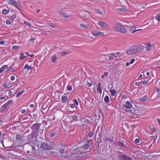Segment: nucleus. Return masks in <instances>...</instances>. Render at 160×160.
I'll list each match as a JSON object with an SVG mask.
<instances>
[{
  "label": "nucleus",
  "mask_w": 160,
  "mask_h": 160,
  "mask_svg": "<svg viewBox=\"0 0 160 160\" xmlns=\"http://www.w3.org/2000/svg\"><path fill=\"white\" fill-rule=\"evenodd\" d=\"M143 49V46L141 45L138 46H133L126 50V53L129 55L136 54L142 52Z\"/></svg>",
  "instance_id": "1"
},
{
  "label": "nucleus",
  "mask_w": 160,
  "mask_h": 160,
  "mask_svg": "<svg viewBox=\"0 0 160 160\" xmlns=\"http://www.w3.org/2000/svg\"><path fill=\"white\" fill-rule=\"evenodd\" d=\"M52 149L57 151L56 152H52V153L53 154L54 156L57 158L61 157V154L58 152H59V150L61 149L62 145L61 144L57 142L55 143V144L53 145V146H52Z\"/></svg>",
  "instance_id": "2"
},
{
  "label": "nucleus",
  "mask_w": 160,
  "mask_h": 160,
  "mask_svg": "<svg viewBox=\"0 0 160 160\" xmlns=\"http://www.w3.org/2000/svg\"><path fill=\"white\" fill-rule=\"evenodd\" d=\"M113 28L118 31L125 33L127 32L125 28L122 25L119 23H116L113 27Z\"/></svg>",
  "instance_id": "3"
},
{
  "label": "nucleus",
  "mask_w": 160,
  "mask_h": 160,
  "mask_svg": "<svg viewBox=\"0 0 160 160\" xmlns=\"http://www.w3.org/2000/svg\"><path fill=\"white\" fill-rule=\"evenodd\" d=\"M41 148L43 150H50L52 149V146L46 142H44L41 144Z\"/></svg>",
  "instance_id": "4"
},
{
  "label": "nucleus",
  "mask_w": 160,
  "mask_h": 160,
  "mask_svg": "<svg viewBox=\"0 0 160 160\" xmlns=\"http://www.w3.org/2000/svg\"><path fill=\"white\" fill-rule=\"evenodd\" d=\"M100 113L98 111H97V112H96L92 119V121L95 124H97L100 119Z\"/></svg>",
  "instance_id": "5"
},
{
  "label": "nucleus",
  "mask_w": 160,
  "mask_h": 160,
  "mask_svg": "<svg viewBox=\"0 0 160 160\" xmlns=\"http://www.w3.org/2000/svg\"><path fill=\"white\" fill-rule=\"evenodd\" d=\"M39 127V124L36 123L33 124L31 127L33 133H36L38 131Z\"/></svg>",
  "instance_id": "6"
},
{
  "label": "nucleus",
  "mask_w": 160,
  "mask_h": 160,
  "mask_svg": "<svg viewBox=\"0 0 160 160\" xmlns=\"http://www.w3.org/2000/svg\"><path fill=\"white\" fill-rule=\"evenodd\" d=\"M98 24L102 28H108L109 26L106 23L101 21H99L98 22Z\"/></svg>",
  "instance_id": "7"
},
{
  "label": "nucleus",
  "mask_w": 160,
  "mask_h": 160,
  "mask_svg": "<svg viewBox=\"0 0 160 160\" xmlns=\"http://www.w3.org/2000/svg\"><path fill=\"white\" fill-rule=\"evenodd\" d=\"M59 14L60 17L64 18L65 19L68 18L69 17V16L68 15L65 13L61 11L59 12Z\"/></svg>",
  "instance_id": "8"
},
{
  "label": "nucleus",
  "mask_w": 160,
  "mask_h": 160,
  "mask_svg": "<svg viewBox=\"0 0 160 160\" xmlns=\"http://www.w3.org/2000/svg\"><path fill=\"white\" fill-rule=\"evenodd\" d=\"M12 100H9L4 105H3L2 107V108H5L8 105H12Z\"/></svg>",
  "instance_id": "9"
},
{
  "label": "nucleus",
  "mask_w": 160,
  "mask_h": 160,
  "mask_svg": "<svg viewBox=\"0 0 160 160\" xmlns=\"http://www.w3.org/2000/svg\"><path fill=\"white\" fill-rule=\"evenodd\" d=\"M97 91L98 92H99L100 94L102 93V89L101 88V83L100 82L98 83Z\"/></svg>",
  "instance_id": "10"
},
{
  "label": "nucleus",
  "mask_w": 160,
  "mask_h": 160,
  "mask_svg": "<svg viewBox=\"0 0 160 160\" xmlns=\"http://www.w3.org/2000/svg\"><path fill=\"white\" fill-rule=\"evenodd\" d=\"M138 100L139 101L143 102L145 101H147L148 100V99L147 96H145L142 98H139Z\"/></svg>",
  "instance_id": "11"
},
{
  "label": "nucleus",
  "mask_w": 160,
  "mask_h": 160,
  "mask_svg": "<svg viewBox=\"0 0 160 160\" xmlns=\"http://www.w3.org/2000/svg\"><path fill=\"white\" fill-rule=\"evenodd\" d=\"M8 65H4L2 66L0 68V73H1L4 70L7 68L8 67Z\"/></svg>",
  "instance_id": "12"
},
{
  "label": "nucleus",
  "mask_w": 160,
  "mask_h": 160,
  "mask_svg": "<svg viewBox=\"0 0 160 160\" xmlns=\"http://www.w3.org/2000/svg\"><path fill=\"white\" fill-rule=\"evenodd\" d=\"M32 67L31 66H29L28 64H26L23 68L24 69H27V71L32 69Z\"/></svg>",
  "instance_id": "13"
},
{
  "label": "nucleus",
  "mask_w": 160,
  "mask_h": 160,
  "mask_svg": "<svg viewBox=\"0 0 160 160\" xmlns=\"http://www.w3.org/2000/svg\"><path fill=\"white\" fill-rule=\"evenodd\" d=\"M92 34L94 36L97 37L99 35V32L97 31H93L91 32Z\"/></svg>",
  "instance_id": "14"
},
{
  "label": "nucleus",
  "mask_w": 160,
  "mask_h": 160,
  "mask_svg": "<svg viewBox=\"0 0 160 160\" xmlns=\"http://www.w3.org/2000/svg\"><path fill=\"white\" fill-rule=\"evenodd\" d=\"M127 156L122 155L119 156V158L120 160H126Z\"/></svg>",
  "instance_id": "15"
},
{
  "label": "nucleus",
  "mask_w": 160,
  "mask_h": 160,
  "mask_svg": "<svg viewBox=\"0 0 160 160\" xmlns=\"http://www.w3.org/2000/svg\"><path fill=\"white\" fill-rule=\"evenodd\" d=\"M13 6L18 9L20 10L21 7L20 4L19 3H17L16 1V3H15V4H14L13 5Z\"/></svg>",
  "instance_id": "16"
},
{
  "label": "nucleus",
  "mask_w": 160,
  "mask_h": 160,
  "mask_svg": "<svg viewBox=\"0 0 160 160\" xmlns=\"http://www.w3.org/2000/svg\"><path fill=\"white\" fill-rule=\"evenodd\" d=\"M57 58V56L55 55L52 56V59L51 60L53 62H55Z\"/></svg>",
  "instance_id": "17"
},
{
  "label": "nucleus",
  "mask_w": 160,
  "mask_h": 160,
  "mask_svg": "<svg viewBox=\"0 0 160 160\" xmlns=\"http://www.w3.org/2000/svg\"><path fill=\"white\" fill-rule=\"evenodd\" d=\"M47 25H48V26H49L51 28H55V26L54 25V24L51 22H48L47 23Z\"/></svg>",
  "instance_id": "18"
},
{
  "label": "nucleus",
  "mask_w": 160,
  "mask_h": 160,
  "mask_svg": "<svg viewBox=\"0 0 160 160\" xmlns=\"http://www.w3.org/2000/svg\"><path fill=\"white\" fill-rule=\"evenodd\" d=\"M62 101L63 103L65 102L67 100V97L66 96H63L62 97Z\"/></svg>",
  "instance_id": "19"
},
{
  "label": "nucleus",
  "mask_w": 160,
  "mask_h": 160,
  "mask_svg": "<svg viewBox=\"0 0 160 160\" xmlns=\"http://www.w3.org/2000/svg\"><path fill=\"white\" fill-rule=\"evenodd\" d=\"M109 91L111 93V95L113 96H114L116 93V92L114 90L111 89Z\"/></svg>",
  "instance_id": "20"
},
{
  "label": "nucleus",
  "mask_w": 160,
  "mask_h": 160,
  "mask_svg": "<svg viewBox=\"0 0 160 160\" xmlns=\"http://www.w3.org/2000/svg\"><path fill=\"white\" fill-rule=\"evenodd\" d=\"M151 44H150V43H148V44L147 45L146 47V50L148 51L150 49V47L151 46Z\"/></svg>",
  "instance_id": "21"
},
{
  "label": "nucleus",
  "mask_w": 160,
  "mask_h": 160,
  "mask_svg": "<svg viewBox=\"0 0 160 160\" xmlns=\"http://www.w3.org/2000/svg\"><path fill=\"white\" fill-rule=\"evenodd\" d=\"M82 148L85 150H87L89 148V145L88 144H84Z\"/></svg>",
  "instance_id": "22"
},
{
  "label": "nucleus",
  "mask_w": 160,
  "mask_h": 160,
  "mask_svg": "<svg viewBox=\"0 0 160 160\" xmlns=\"http://www.w3.org/2000/svg\"><path fill=\"white\" fill-rule=\"evenodd\" d=\"M82 147H80L76 148L74 150V151H75V152H80L82 151Z\"/></svg>",
  "instance_id": "23"
},
{
  "label": "nucleus",
  "mask_w": 160,
  "mask_h": 160,
  "mask_svg": "<svg viewBox=\"0 0 160 160\" xmlns=\"http://www.w3.org/2000/svg\"><path fill=\"white\" fill-rule=\"evenodd\" d=\"M9 10H7L6 9H4L2 11V13L3 14H6L8 13L9 12Z\"/></svg>",
  "instance_id": "24"
},
{
  "label": "nucleus",
  "mask_w": 160,
  "mask_h": 160,
  "mask_svg": "<svg viewBox=\"0 0 160 160\" xmlns=\"http://www.w3.org/2000/svg\"><path fill=\"white\" fill-rule=\"evenodd\" d=\"M118 10L120 12H125L127 10L124 8H121L118 9Z\"/></svg>",
  "instance_id": "25"
},
{
  "label": "nucleus",
  "mask_w": 160,
  "mask_h": 160,
  "mask_svg": "<svg viewBox=\"0 0 160 160\" xmlns=\"http://www.w3.org/2000/svg\"><path fill=\"white\" fill-rule=\"evenodd\" d=\"M9 2H8V3L11 5H13L14 4H15L16 1H14L13 0H9Z\"/></svg>",
  "instance_id": "26"
},
{
  "label": "nucleus",
  "mask_w": 160,
  "mask_h": 160,
  "mask_svg": "<svg viewBox=\"0 0 160 160\" xmlns=\"http://www.w3.org/2000/svg\"><path fill=\"white\" fill-rule=\"evenodd\" d=\"M20 55H21V56L20 57V59L21 60H23L26 57V56L23 55V53H20Z\"/></svg>",
  "instance_id": "27"
},
{
  "label": "nucleus",
  "mask_w": 160,
  "mask_h": 160,
  "mask_svg": "<svg viewBox=\"0 0 160 160\" xmlns=\"http://www.w3.org/2000/svg\"><path fill=\"white\" fill-rule=\"evenodd\" d=\"M104 100L105 102H108L109 101V97L108 96H106L104 98Z\"/></svg>",
  "instance_id": "28"
},
{
  "label": "nucleus",
  "mask_w": 160,
  "mask_h": 160,
  "mask_svg": "<svg viewBox=\"0 0 160 160\" xmlns=\"http://www.w3.org/2000/svg\"><path fill=\"white\" fill-rule=\"evenodd\" d=\"M155 18L158 21H160V13L157 14L155 17Z\"/></svg>",
  "instance_id": "29"
},
{
  "label": "nucleus",
  "mask_w": 160,
  "mask_h": 160,
  "mask_svg": "<svg viewBox=\"0 0 160 160\" xmlns=\"http://www.w3.org/2000/svg\"><path fill=\"white\" fill-rule=\"evenodd\" d=\"M113 138L112 137H110L107 139V141L110 142H112L113 141Z\"/></svg>",
  "instance_id": "30"
},
{
  "label": "nucleus",
  "mask_w": 160,
  "mask_h": 160,
  "mask_svg": "<svg viewBox=\"0 0 160 160\" xmlns=\"http://www.w3.org/2000/svg\"><path fill=\"white\" fill-rule=\"evenodd\" d=\"M24 92H25V91L24 90H23L22 91L19 92V93L17 94L16 97L17 98L19 96L22 95V93H23Z\"/></svg>",
  "instance_id": "31"
},
{
  "label": "nucleus",
  "mask_w": 160,
  "mask_h": 160,
  "mask_svg": "<svg viewBox=\"0 0 160 160\" xmlns=\"http://www.w3.org/2000/svg\"><path fill=\"white\" fill-rule=\"evenodd\" d=\"M80 26L81 28H88V25H85L84 24H81L80 25Z\"/></svg>",
  "instance_id": "32"
},
{
  "label": "nucleus",
  "mask_w": 160,
  "mask_h": 160,
  "mask_svg": "<svg viewBox=\"0 0 160 160\" xmlns=\"http://www.w3.org/2000/svg\"><path fill=\"white\" fill-rule=\"evenodd\" d=\"M22 137L20 135H18L16 136V139L17 140H20L21 139Z\"/></svg>",
  "instance_id": "33"
},
{
  "label": "nucleus",
  "mask_w": 160,
  "mask_h": 160,
  "mask_svg": "<svg viewBox=\"0 0 160 160\" xmlns=\"http://www.w3.org/2000/svg\"><path fill=\"white\" fill-rule=\"evenodd\" d=\"M95 12H96L97 13L99 14H102V12L98 9H96Z\"/></svg>",
  "instance_id": "34"
},
{
  "label": "nucleus",
  "mask_w": 160,
  "mask_h": 160,
  "mask_svg": "<svg viewBox=\"0 0 160 160\" xmlns=\"http://www.w3.org/2000/svg\"><path fill=\"white\" fill-rule=\"evenodd\" d=\"M68 53L69 52H63L61 53V54L62 56H64L66 55H67Z\"/></svg>",
  "instance_id": "35"
},
{
  "label": "nucleus",
  "mask_w": 160,
  "mask_h": 160,
  "mask_svg": "<svg viewBox=\"0 0 160 160\" xmlns=\"http://www.w3.org/2000/svg\"><path fill=\"white\" fill-rule=\"evenodd\" d=\"M24 23L27 26H28V27H31V25L30 23L25 21L24 22Z\"/></svg>",
  "instance_id": "36"
},
{
  "label": "nucleus",
  "mask_w": 160,
  "mask_h": 160,
  "mask_svg": "<svg viewBox=\"0 0 160 160\" xmlns=\"http://www.w3.org/2000/svg\"><path fill=\"white\" fill-rule=\"evenodd\" d=\"M2 145H3V147L5 148H12V146H7V145H5L4 143H3V142H2Z\"/></svg>",
  "instance_id": "37"
},
{
  "label": "nucleus",
  "mask_w": 160,
  "mask_h": 160,
  "mask_svg": "<svg viewBox=\"0 0 160 160\" xmlns=\"http://www.w3.org/2000/svg\"><path fill=\"white\" fill-rule=\"evenodd\" d=\"M19 48V47L17 46H13L12 47V49L13 50H17Z\"/></svg>",
  "instance_id": "38"
},
{
  "label": "nucleus",
  "mask_w": 160,
  "mask_h": 160,
  "mask_svg": "<svg viewBox=\"0 0 160 160\" xmlns=\"http://www.w3.org/2000/svg\"><path fill=\"white\" fill-rule=\"evenodd\" d=\"M13 69L12 67H10L8 69V71L9 72H12L13 71Z\"/></svg>",
  "instance_id": "39"
},
{
  "label": "nucleus",
  "mask_w": 160,
  "mask_h": 160,
  "mask_svg": "<svg viewBox=\"0 0 160 160\" xmlns=\"http://www.w3.org/2000/svg\"><path fill=\"white\" fill-rule=\"evenodd\" d=\"M93 133L92 132H90L88 133V136L90 137H91L93 136Z\"/></svg>",
  "instance_id": "40"
},
{
  "label": "nucleus",
  "mask_w": 160,
  "mask_h": 160,
  "mask_svg": "<svg viewBox=\"0 0 160 160\" xmlns=\"http://www.w3.org/2000/svg\"><path fill=\"white\" fill-rule=\"evenodd\" d=\"M72 88L71 86L68 85L67 87V89L68 90L71 91L72 89Z\"/></svg>",
  "instance_id": "41"
},
{
  "label": "nucleus",
  "mask_w": 160,
  "mask_h": 160,
  "mask_svg": "<svg viewBox=\"0 0 160 160\" xmlns=\"http://www.w3.org/2000/svg\"><path fill=\"white\" fill-rule=\"evenodd\" d=\"M140 140L138 138H137L134 140V142L136 144L138 143L139 142Z\"/></svg>",
  "instance_id": "42"
},
{
  "label": "nucleus",
  "mask_w": 160,
  "mask_h": 160,
  "mask_svg": "<svg viewBox=\"0 0 160 160\" xmlns=\"http://www.w3.org/2000/svg\"><path fill=\"white\" fill-rule=\"evenodd\" d=\"M55 135H56V133L55 132H52V133H51L50 134L49 136L51 137H53Z\"/></svg>",
  "instance_id": "43"
},
{
  "label": "nucleus",
  "mask_w": 160,
  "mask_h": 160,
  "mask_svg": "<svg viewBox=\"0 0 160 160\" xmlns=\"http://www.w3.org/2000/svg\"><path fill=\"white\" fill-rule=\"evenodd\" d=\"M9 84H8V85L6 84H5L2 86V87L4 88H8V87L9 86Z\"/></svg>",
  "instance_id": "44"
},
{
  "label": "nucleus",
  "mask_w": 160,
  "mask_h": 160,
  "mask_svg": "<svg viewBox=\"0 0 160 160\" xmlns=\"http://www.w3.org/2000/svg\"><path fill=\"white\" fill-rule=\"evenodd\" d=\"M26 54L31 57H32L34 56V55L33 54H30L28 52H27L26 53Z\"/></svg>",
  "instance_id": "45"
},
{
  "label": "nucleus",
  "mask_w": 160,
  "mask_h": 160,
  "mask_svg": "<svg viewBox=\"0 0 160 160\" xmlns=\"http://www.w3.org/2000/svg\"><path fill=\"white\" fill-rule=\"evenodd\" d=\"M12 89H13V88H12L9 91L8 94L9 96H11L12 94V92L11 90Z\"/></svg>",
  "instance_id": "46"
},
{
  "label": "nucleus",
  "mask_w": 160,
  "mask_h": 160,
  "mask_svg": "<svg viewBox=\"0 0 160 160\" xmlns=\"http://www.w3.org/2000/svg\"><path fill=\"white\" fill-rule=\"evenodd\" d=\"M157 120L158 122L159 125H160V116H159V117L157 119Z\"/></svg>",
  "instance_id": "47"
},
{
  "label": "nucleus",
  "mask_w": 160,
  "mask_h": 160,
  "mask_svg": "<svg viewBox=\"0 0 160 160\" xmlns=\"http://www.w3.org/2000/svg\"><path fill=\"white\" fill-rule=\"evenodd\" d=\"M77 118V117L75 115L72 116V119L73 120H76Z\"/></svg>",
  "instance_id": "48"
},
{
  "label": "nucleus",
  "mask_w": 160,
  "mask_h": 160,
  "mask_svg": "<svg viewBox=\"0 0 160 160\" xmlns=\"http://www.w3.org/2000/svg\"><path fill=\"white\" fill-rule=\"evenodd\" d=\"M118 145L120 146L121 147L122 146H124V144H123V143H122L121 142V141H119L118 142Z\"/></svg>",
  "instance_id": "49"
},
{
  "label": "nucleus",
  "mask_w": 160,
  "mask_h": 160,
  "mask_svg": "<svg viewBox=\"0 0 160 160\" xmlns=\"http://www.w3.org/2000/svg\"><path fill=\"white\" fill-rule=\"evenodd\" d=\"M124 106L126 108H128V109L130 108L131 107V106H129L128 105H125Z\"/></svg>",
  "instance_id": "50"
},
{
  "label": "nucleus",
  "mask_w": 160,
  "mask_h": 160,
  "mask_svg": "<svg viewBox=\"0 0 160 160\" xmlns=\"http://www.w3.org/2000/svg\"><path fill=\"white\" fill-rule=\"evenodd\" d=\"M69 106L70 107L72 108H73L75 107V105L74 104H70Z\"/></svg>",
  "instance_id": "51"
},
{
  "label": "nucleus",
  "mask_w": 160,
  "mask_h": 160,
  "mask_svg": "<svg viewBox=\"0 0 160 160\" xmlns=\"http://www.w3.org/2000/svg\"><path fill=\"white\" fill-rule=\"evenodd\" d=\"M60 152L61 153H64L65 152V150L64 149H61L60 150Z\"/></svg>",
  "instance_id": "52"
},
{
  "label": "nucleus",
  "mask_w": 160,
  "mask_h": 160,
  "mask_svg": "<svg viewBox=\"0 0 160 160\" xmlns=\"http://www.w3.org/2000/svg\"><path fill=\"white\" fill-rule=\"evenodd\" d=\"M6 22L7 25H9L11 23V22L9 20H7Z\"/></svg>",
  "instance_id": "53"
},
{
  "label": "nucleus",
  "mask_w": 160,
  "mask_h": 160,
  "mask_svg": "<svg viewBox=\"0 0 160 160\" xmlns=\"http://www.w3.org/2000/svg\"><path fill=\"white\" fill-rule=\"evenodd\" d=\"M134 61L135 59H132L131 60V62H130V63L131 64H132Z\"/></svg>",
  "instance_id": "54"
},
{
  "label": "nucleus",
  "mask_w": 160,
  "mask_h": 160,
  "mask_svg": "<svg viewBox=\"0 0 160 160\" xmlns=\"http://www.w3.org/2000/svg\"><path fill=\"white\" fill-rule=\"evenodd\" d=\"M116 55L118 56L119 57H120L122 55V54L120 53L119 52H117L116 53Z\"/></svg>",
  "instance_id": "55"
},
{
  "label": "nucleus",
  "mask_w": 160,
  "mask_h": 160,
  "mask_svg": "<svg viewBox=\"0 0 160 160\" xmlns=\"http://www.w3.org/2000/svg\"><path fill=\"white\" fill-rule=\"evenodd\" d=\"M126 103L127 105H128L131 106H132V105L128 101H127Z\"/></svg>",
  "instance_id": "56"
},
{
  "label": "nucleus",
  "mask_w": 160,
  "mask_h": 160,
  "mask_svg": "<svg viewBox=\"0 0 160 160\" xmlns=\"http://www.w3.org/2000/svg\"><path fill=\"white\" fill-rule=\"evenodd\" d=\"M104 33L103 32H99V35H101V36H104Z\"/></svg>",
  "instance_id": "57"
},
{
  "label": "nucleus",
  "mask_w": 160,
  "mask_h": 160,
  "mask_svg": "<svg viewBox=\"0 0 160 160\" xmlns=\"http://www.w3.org/2000/svg\"><path fill=\"white\" fill-rule=\"evenodd\" d=\"M15 79V77L14 76H12L11 77V80L12 81H13Z\"/></svg>",
  "instance_id": "58"
},
{
  "label": "nucleus",
  "mask_w": 160,
  "mask_h": 160,
  "mask_svg": "<svg viewBox=\"0 0 160 160\" xmlns=\"http://www.w3.org/2000/svg\"><path fill=\"white\" fill-rule=\"evenodd\" d=\"M109 59L110 61H112L113 59V58L112 57L109 56Z\"/></svg>",
  "instance_id": "59"
},
{
  "label": "nucleus",
  "mask_w": 160,
  "mask_h": 160,
  "mask_svg": "<svg viewBox=\"0 0 160 160\" xmlns=\"http://www.w3.org/2000/svg\"><path fill=\"white\" fill-rule=\"evenodd\" d=\"M35 40V39L32 38V36L31 37V38L30 39V40H29V41H33L34 40Z\"/></svg>",
  "instance_id": "60"
},
{
  "label": "nucleus",
  "mask_w": 160,
  "mask_h": 160,
  "mask_svg": "<svg viewBox=\"0 0 160 160\" xmlns=\"http://www.w3.org/2000/svg\"><path fill=\"white\" fill-rule=\"evenodd\" d=\"M11 18L12 19H15L16 18V15H13L11 16Z\"/></svg>",
  "instance_id": "61"
},
{
  "label": "nucleus",
  "mask_w": 160,
  "mask_h": 160,
  "mask_svg": "<svg viewBox=\"0 0 160 160\" xmlns=\"http://www.w3.org/2000/svg\"><path fill=\"white\" fill-rule=\"evenodd\" d=\"M74 102L77 105H78V102L77 100L76 99H74Z\"/></svg>",
  "instance_id": "62"
},
{
  "label": "nucleus",
  "mask_w": 160,
  "mask_h": 160,
  "mask_svg": "<svg viewBox=\"0 0 160 160\" xmlns=\"http://www.w3.org/2000/svg\"><path fill=\"white\" fill-rule=\"evenodd\" d=\"M87 85L89 87L92 85V83L90 82L88 83Z\"/></svg>",
  "instance_id": "63"
},
{
  "label": "nucleus",
  "mask_w": 160,
  "mask_h": 160,
  "mask_svg": "<svg viewBox=\"0 0 160 160\" xmlns=\"http://www.w3.org/2000/svg\"><path fill=\"white\" fill-rule=\"evenodd\" d=\"M126 160H132L131 158H129L128 156H127Z\"/></svg>",
  "instance_id": "64"
}]
</instances>
